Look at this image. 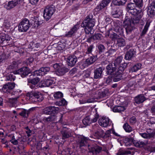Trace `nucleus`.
I'll list each match as a JSON object with an SVG mask.
<instances>
[{
    "label": "nucleus",
    "instance_id": "obj_1",
    "mask_svg": "<svg viewBox=\"0 0 155 155\" xmlns=\"http://www.w3.org/2000/svg\"><path fill=\"white\" fill-rule=\"evenodd\" d=\"M93 17L92 14L87 16L81 25L82 27H85L84 30L87 34L92 33L93 28L95 24V19Z\"/></svg>",
    "mask_w": 155,
    "mask_h": 155
},
{
    "label": "nucleus",
    "instance_id": "obj_2",
    "mask_svg": "<svg viewBox=\"0 0 155 155\" xmlns=\"http://www.w3.org/2000/svg\"><path fill=\"white\" fill-rule=\"evenodd\" d=\"M27 96L28 97L29 100L32 102L41 101L44 99L42 94L36 91L28 92L27 94Z\"/></svg>",
    "mask_w": 155,
    "mask_h": 155
},
{
    "label": "nucleus",
    "instance_id": "obj_3",
    "mask_svg": "<svg viewBox=\"0 0 155 155\" xmlns=\"http://www.w3.org/2000/svg\"><path fill=\"white\" fill-rule=\"evenodd\" d=\"M31 26L29 20L26 18L24 19L20 23L18 26V30L20 32L27 31Z\"/></svg>",
    "mask_w": 155,
    "mask_h": 155
},
{
    "label": "nucleus",
    "instance_id": "obj_4",
    "mask_svg": "<svg viewBox=\"0 0 155 155\" xmlns=\"http://www.w3.org/2000/svg\"><path fill=\"white\" fill-rule=\"evenodd\" d=\"M55 10V7L54 5H51L47 6L44 10V18L48 21L49 20Z\"/></svg>",
    "mask_w": 155,
    "mask_h": 155
},
{
    "label": "nucleus",
    "instance_id": "obj_5",
    "mask_svg": "<svg viewBox=\"0 0 155 155\" xmlns=\"http://www.w3.org/2000/svg\"><path fill=\"white\" fill-rule=\"evenodd\" d=\"M124 64L125 65L123 66H120V67L117 69H118L117 70L112 74L113 75V81L114 82L118 81L122 78V74L127 65L126 64Z\"/></svg>",
    "mask_w": 155,
    "mask_h": 155
},
{
    "label": "nucleus",
    "instance_id": "obj_6",
    "mask_svg": "<svg viewBox=\"0 0 155 155\" xmlns=\"http://www.w3.org/2000/svg\"><path fill=\"white\" fill-rule=\"evenodd\" d=\"M80 22H78L68 32L64 35V37L71 38L75 35L78 30L80 28Z\"/></svg>",
    "mask_w": 155,
    "mask_h": 155
},
{
    "label": "nucleus",
    "instance_id": "obj_7",
    "mask_svg": "<svg viewBox=\"0 0 155 155\" xmlns=\"http://www.w3.org/2000/svg\"><path fill=\"white\" fill-rule=\"evenodd\" d=\"M124 27L127 33H130L135 28L134 25L132 23L130 18L126 19L124 21Z\"/></svg>",
    "mask_w": 155,
    "mask_h": 155
},
{
    "label": "nucleus",
    "instance_id": "obj_8",
    "mask_svg": "<svg viewBox=\"0 0 155 155\" xmlns=\"http://www.w3.org/2000/svg\"><path fill=\"white\" fill-rule=\"evenodd\" d=\"M30 72L29 69L27 67H23L17 71L13 72L14 74H19L21 77L24 78L28 75Z\"/></svg>",
    "mask_w": 155,
    "mask_h": 155
},
{
    "label": "nucleus",
    "instance_id": "obj_9",
    "mask_svg": "<svg viewBox=\"0 0 155 155\" xmlns=\"http://www.w3.org/2000/svg\"><path fill=\"white\" fill-rule=\"evenodd\" d=\"M89 152H91L94 155H97L100 153L102 150V147L97 145L90 146L88 145Z\"/></svg>",
    "mask_w": 155,
    "mask_h": 155
},
{
    "label": "nucleus",
    "instance_id": "obj_10",
    "mask_svg": "<svg viewBox=\"0 0 155 155\" xmlns=\"http://www.w3.org/2000/svg\"><path fill=\"white\" fill-rule=\"evenodd\" d=\"M22 0H14L8 2V4H5L4 5L5 8L7 10H10L14 8L17 5L21 3Z\"/></svg>",
    "mask_w": 155,
    "mask_h": 155
},
{
    "label": "nucleus",
    "instance_id": "obj_11",
    "mask_svg": "<svg viewBox=\"0 0 155 155\" xmlns=\"http://www.w3.org/2000/svg\"><path fill=\"white\" fill-rule=\"evenodd\" d=\"M15 84L13 82H9L5 84L2 89L3 91L6 93H9L15 87Z\"/></svg>",
    "mask_w": 155,
    "mask_h": 155
},
{
    "label": "nucleus",
    "instance_id": "obj_12",
    "mask_svg": "<svg viewBox=\"0 0 155 155\" xmlns=\"http://www.w3.org/2000/svg\"><path fill=\"white\" fill-rule=\"evenodd\" d=\"M147 12L148 15L150 17L155 15V1H153L149 5Z\"/></svg>",
    "mask_w": 155,
    "mask_h": 155
},
{
    "label": "nucleus",
    "instance_id": "obj_13",
    "mask_svg": "<svg viewBox=\"0 0 155 155\" xmlns=\"http://www.w3.org/2000/svg\"><path fill=\"white\" fill-rule=\"evenodd\" d=\"M49 71L50 68L49 67H42L39 70L35 71L34 73L37 76L44 75Z\"/></svg>",
    "mask_w": 155,
    "mask_h": 155
},
{
    "label": "nucleus",
    "instance_id": "obj_14",
    "mask_svg": "<svg viewBox=\"0 0 155 155\" xmlns=\"http://www.w3.org/2000/svg\"><path fill=\"white\" fill-rule=\"evenodd\" d=\"M77 61V58L74 55H70L67 59L68 65L71 67H73L76 63Z\"/></svg>",
    "mask_w": 155,
    "mask_h": 155
},
{
    "label": "nucleus",
    "instance_id": "obj_15",
    "mask_svg": "<svg viewBox=\"0 0 155 155\" xmlns=\"http://www.w3.org/2000/svg\"><path fill=\"white\" fill-rule=\"evenodd\" d=\"M106 69L107 74H112V73L118 70L116 66H114L113 63H110L106 67Z\"/></svg>",
    "mask_w": 155,
    "mask_h": 155
},
{
    "label": "nucleus",
    "instance_id": "obj_16",
    "mask_svg": "<svg viewBox=\"0 0 155 155\" xmlns=\"http://www.w3.org/2000/svg\"><path fill=\"white\" fill-rule=\"evenodd\" d=\"M11 40L10 37L4 33H0V44L4 43H8Z\"/></svg>",
    "mask_w": 155,
    "mask_h": 155
},
{
    "label": "nucleus",
    "instance_id": "obj_17",
    "mask_svg": "<svg viewBox=\"0 0 155 155\" xmlns=\"http://www.w3.org/2000/svg\"><path fill=\"white\" fill-rule=\"evenodd\" d=\"M109 121V119L108 118L103 117L99 119V124L102 127H106L108 125Z\"/></svg>",
    "mask_w": 155,
    "mask_h": 155
},
{
    "label": "nucleus",
    "instance_id": "obj_18",
    "mask_svg": "<svg viewBox=\"0 0 155 155\" xmlns=\"http://www.w3.org/2000/svg\"><path fill=\"white\" fill-rule=\"evenodd\" d=\"M123 59V58L122 56H119L117 57L113 63L114 66H116L118 69L120 66H123L125 65L124 64L125 63H124L121 64Z\"/></svg>",
    "mask_w": 155,
    "mask_h": 155
},
{
    "label": "nucleus",
    "instance_id": "obj_19",
    "mask_svg": "<svg viewBox=\"0 0 155 155\" xmlns=\"http://www.w3.org/2000/svg\"><path fill=\"white\" fill-rule=\"evenodd\" d=\"M143 15L142 14L140 13L139 15L134 16L130 19L131 22L134 25L138 24L142 21L141 18Z\"/></svg>",
    "mask_w": 155,
    "mask_h": 155
},
{
    "label": "nucleus",
    "instance_id": "obj_20",
    "mask_svg": "<svg viewBox=\"0 0 155 155\" xmlns=\"http://www.w3.org/2000/svg\"><path fill=\"white\" fill-rule=\"evenodd\" d=\"M61 134L62 135V139L63 140L68 138L71 136L70 131L65 128L61 131Z\"/></svg>",
    "mask_w": 155,
    "mask_h": 155
},
{
    "label": "nucleus",
    "instance_id": "obj_21",
    "mask_svg": "<svg viewBox=\"0 0 155 155\" xmlns=\"http://www.w3.org/2000/svg\"><path fill=\"white\" fill-rule=\"evenodd\" d=\"M136 54V52L133 49H130L125 54V58L127 60H130Z\"/></svg>",
    "mask_w": 155,
    "mask_h": 155
},
{
    "label": "nucleus",
    "instance_id": "obj_22",
    "mask_svg": "<svg viewBox=\"0 0 155 155\" xmlns=\"http://www.w3.org/2000/svg\"><path fill=\"white\" fill-rule=\"evenodd\" d=\"M79 143L80 147L84 146L86 145L88 141L90 139L84 136H80L79 137Z\"/></svg>",
    "mask_w": 155,
    "mask_h": 155
},
{
    "label": "nucleus",
    "instance_id": "obj_23",
    "mask_svg": "<svg viewBox=\"0 0 155 155\" xmlns=\"http://www.w3.org/2000/svg\"><path fill=\"white\" fill-rule=\"evenodd\" d=\"M55 83L54 81L50 79H48L42 81L41 82L42 87H48Z\"/></svg>",
    "mask_w": 155,
    "mask_h": 155
},
{
    "label": "nucleus",
    "instance_id": "obj_24",
    "mask_svg": "<svg viewBox=\"0 0 155 155\" xmlns=\"http://www.w3.org/2000/svg\"><path fill=\"white\" fill-rule=\"evenodd\" d=\"M146 100V98L142 94L138 95L134 98L135 102L137 104L142 103Z\"/></svg>",
    "mask_w": 155,
    "mask_h": 155
},
{
    "label": "nucleus",
    "instance_id": "obj_25",
    "mask_svg": "<svg viewBox=\"0 0 155 155\" xmlns=\"http://www.w3.org/2000/svg\"><path fill=\"white\" fill-rule=\"evenodd\" d=\"M96 60V58L95 56L92 55L90 56L85 61V66H87L88 65H90Z\"/></svg>",
    "mask_w": 155,
    "mask_h": 155
},
{
    "label": "nucleus",
    "instance_id": "obj_26",
    "mask_svg": "<svg viewBox=\"0 0 155 155\" xmlns=\"http://www.w3.org/2000/svg\"><path fill=\"white\" fill-rule=\"evenodd\" d=\"M128 11L129 12L134 15V16L139 15L140 13H141L142 15H143V13L142 10L140 8H139V9H138L135 8L132 10H128Z\"/></svg>",
    "mask_w": 155,
    "mask_h": 155
},
{
    "label": "nucleus",
    "instance_id": "obj_27",
    "mask_svg": "<svg viewBox=\"0 0 155 155\" xmlns=\"http://www.w3.org/2000/svg\"><path fill=\"white\" fill-rule=\"evenodd\" d=\"M103 69L101 68L96 69L94 71V78L97 79L101 78Z\"/></svg>",
    "mask_w": 155,
    "mask_h": 155
},
{
    "label": "nucleus",
    "instance_id": "obj_28",
    "mask_svg": "<svg viewBox=\"0 0 155 155\" xmlns=\"http://www.w3.org/2000/svg\"><path fill=\"white\" fill-rule=\"evenodd\" d=\"M111 0H103L100 4L97 6V8L99 10H101L109 4Z\"/></svg>",
    "mask_w": 155,
    "mask_h": 155
},
{
    "label": "nucleus",
    "instance_id": "obj_29",
    "mask_svg": "<svg viewBox=\"0 0 155 155\" xmlns=\"http://www.w3.org/2000/svg\"><path fill=\"white\" fill-rule=\"evenodd\" d=\"M140 134L142 137L147 139L154 137L155 136V133H151L148 134L146 133H140Z\"/></svg>",
    "mask_w": 155,
    "mask_h": 155
},
{
    "label": "nucleus",
    "instance_id": "obj_30",
    "mask_svg": "<svg viewBox=\"0 0 155 155\" xmlns=\"http://www.w3.org/2000/svg\"><path fill=\"white\" fill-rule=\"evenodd\" d=\"M134 146L137 147H143L146 145V143L144 142L137 140H135L134 141Z\"/></svg>",
    "mask_w": 155,
    "mask_h": 155
},
{
    "label": "nucleus",
    "instance_id": "obj_31",
    "mask_svg": "<svg viewBox=\"0 0 155 155\" xmlns=\"http://www.w3.org/2000/svg\"><path fill=\"white\" fill-rule=\"evenodd\" d=\"M117 45L119 47L124 46L126 44L125 40L122 38H120L117 39Z\"/></svg>",
    "mask_w": 155,
    "mask_h": 155
},
{
    "label": "nucleus",
    "instance_id": "obj_32",
    "mask_svg": "<svg viewBox=\"0 0 155 155\" xmlns=\"http://www.w3.org/2000/svg\"><path fill=\"white\" fill-rule=\"evenodd\" d=\"M125 109V108L124 107L117 106L113 107V110L114 112H120L124 111Z\"/></svg>",
    "mask_w": 155,
    "mask_h": 155
},
{
    "label": "nucleus",
    "instance_id": "obj_33",
    "mask_svg": "<svg viewBox=\"0 0 155 155\" xmlns=\"http://www.w3.org/2000/svg\"><path fill=\"white\" fill-rule=\"evenodd\" d=\"M28 82L32 84V85L30 86L31 88L33 89L34 88V87H33V85L36 84L39 81V80L38 78H36L31 80L28 79Z\"/></svg>",
    "mask_w": 155,
    "mask_h": 155
},
{
    "label": "nucleus",
    "instance_id": "obj_34",
    "mask_svg": "<svg viewBox=\"0 0 155 155\" xmlns=\"http://www.w3.org/2000/svg\"><path fill=\"white\" fill-rule=\"evenodd\" d=\"M94 136V138L99 139L104 136L103 132L101 130L96 131L95 132Z\"/></svg>",
    "mask_w": 155,
    "mask_h": 155
},
{
    "label": "nucleus",
    "instance_id": "obj_35",
    "mask_svg": "<svg viewBox=\"0 0 155 155\" xmlns=\"http://www.w3.org/2000/svg\"><path fill=\"white\" fill-rule=\"evenodd\" d=\"M150 23L148 22H147L144 26V27L142 30L141 34V36H144L147 33L148 29V28L150 26Z\"/></svg>",
    "mask_w": 155,
    "mask_h": 155
},
{
    "label": "nucleus",
    "instance_id": "obj_36",
    "mask_svg": "<svg viewBox=\"0 0 155 155\" xmlns=\"http://www.w3.org/2000/svg\"><path fill=\"white\" fill-rule=\"evenodd\" d=\"M123 127L127 132L130 133L133 131V128L127 123L124 124Z\"/></svg>",
    "mask_w": 155,
    "mask_h": 155
},
{
    "label": "nucleus",
    "instance_id": "obj_37",
    "mask_svg": "<svg viewBox=\"0 0 155 155\" xmlns=\"http://www.w3.org/2000/svg\"><path fill=\"white\" fill-rule=\"evenodd\" d=\"M141 65L140 64H137L133 66L130 70V72H135L140 69Z\"/></svg>",
    "mask_w": 155,
    "mask_h": 155
},
{
    "label": "nucleus",
    "instance_id": "obj_38",
    "mask_svg": "<svg viewBox=\"0 0 155 155\" xmlns=\"http://www.w3.org/2000/svg\"><path fill=\"white\" fill-rule=\"evenodd\" d=\"M127 0H113V2L116 5H122L124 4Z\"/></svg>",
    "mask_w": 155,
    "mask_h": 155
},
{
    "label": "nucleus",
    "instance_id": "obj_39",
    "mask_svg": "<svg viewBox=\"0 0 155 155\" xmlns=\"http://www.w3.org/2000/svg\"><path fill=\"white\" fill-rule=\"evenodd\" d=\"M83 123L85 125H89L91 123V121L89 117H86L83 120Z\"/></svg>",
    "mask_w": 155,
    "mask_h": 155
},
{
    "label": "nucleus",
    "instance_id": "obj_40",
    "mask_svg": "<svg viewBox=\"0 0 155 155\" xmlns=\"http://www.w3.org/2000/svg\"><path fill=\"white\" fill-rule=\"evenodd\" d=\"M43 21L39 20L38 18H36L35 21L34 25L35 27H38L39 25L43 23Z\"/></svg>",
    "mask_w": 155,
    "mask_h": 155
},
{
    "label": "nucleus",
    "instance_id": "obj_41",
    "mask_svg": "<svg viewBox=\"0 0 155 155\" xmlns=\"http://www.w3.org/2000/svg\"><path fill=\"white\" fill-rule=\"evenodd\" d=\"M51 106L46 107L43 110L44 114H52Z\"/></svg>",
    "mask_w": 155,
    "mask_h": 155
},
{
    "label": "nucleus",
    "instance_id": "obj_42",
    "mask_svg": "<svg viewBox=\"0 0 155 155\" xmlns=\"http://www.w3.org/2000/svg\"><path fill=\"white\" fill-rule=\"evenodd\" d=\"M56 105L59 106H64L67 104V102L64 99H62L61 101L56 103Z\"/></svg>",
    "mask_w": 155,
    "mask_h": 155
},
{
    "label": "nucleus",
    "instance_id": "obj_43",
    "mask_svg": "<svg viewBox=\"0 0 155 155\" xmlns=\"http://www.w3.org/2000/svg\"><path fill=\"white\" fill-rule=\"evenodd\" d=\"M134 2L136 5L139 8L141 7L143 5V0H134Z\"/></svg>",
    "mask_w": 155,
    "mask_h": 155
},
{
    "label": "nucleus",
    "instance_id": "obj_44",
    "mask_svg": "<svg viewBox=\"0 0 155 155\" xmlns=\"http://www.w3.org/2000/svg\"><path fill=\"white\" fill-rule=\"evenodd\" d=\"M128 121L131 125H132L135 124L137 122V120L136 117L133 116L130 118L128 120Z\"/></svg>",
    "mask_w": 155,
    "mask_h": 155
},
{
    "label": "nucleus",
    "instance_id": "obj_45",
    "mask_svg": "<svg viewBox=\"0 0 155 155\" xmlns=\"http://www.w3.org/2000/svg\"><path fill=\"white\" fill-rule=\"evenodd\" d=\"M54 96L55 98H59L63 97V94L61 92H57L54 94Z\"/></svg>",
    "mask_w": 155,
    "mask_h": 155
},
{
    "label": "nucleus",
    "instance_id": "obj_46",
    "mask_svg": "<svg viewBox=\"0 0 155 155\" xmlns=\"http://www.w3.org/2000/svg\"><path fill=\"white\" fill-rule=\"evenodd\" d=\"M29 114V112L25 110H23L19 114L21 116L24 117H27L28 116Z\"/></svg>",
    "mask_w": 155,
    "mask_h": 155
},
{
    "label": "nucleus",
    "instance_id": "obj_47",
    "mask_svg": "<svg viewBox=\"0 0 155 155\" xmlns=\"http://www.w3.org/2000/svg\"><path fill=\"white\" fill-rule=\"evenodd\" d=\"M111 75L108 76L106 80V83L107 84H110L113 82V78Z\"/></svg>",
    "mask_w": 155,
    "mask_h": 155
},
{
    "label": "nucleus",
    "instance_id": "obj_48",
    "mask_svg": "<svg viewBox=\"0 0 155 155\" xmlns=\"http://www.w3.org/2000/svg\"><path fill=\"white\" fill-rule=\"evenodd\" d=\"M7 78L8 80L14 81L15 79V77L13 74H10L7 76Z\"/></svg>",
    "mask_w": 155,
    "mask_h": 155
},
{
    "label": "nucleus",
    "instance_id": "obj_49",
    "mask_svg": "<svg viewBox=\"0 0 155 155\" xmlns=\"http://www.w3.org/2000/svg\"><path fill=\"white\" fill-rule=\"evenodd\" d=\"M52 114H55L58 112L59 108L58 107H56L54 106H51Z\"/></svg>",
    "mask_w": 155,
    "mask_h": 155
},
{
    "label": "nucleus",
    "instance_id": "obj_50",
    "mask_svg": "<svg viewBox=\"0 0 155 155\" xmlns=\"http://www.w3.org/2000/svg\"><path fill=\"white\" fill-rule=\"evenodd\" d=\"M61 75L64 74L65 73V70L64 68L60 67V68L57 71Z\"/></svg>",
    "mask_w": 155,
    "mask_h": 155
},
{
    "label": "nucleus",
    "instance_id": "obj_51",
    "mask_svg": "<svg viewBox=\"0 0 155 155\" xmlns=\"http://www.w3.org/2000/svg\"><path fill=\"white\" fill-rule=\"evenodd\" d=\"M94 101V100L92 99H89L87 100H82L80 102V103L84 104L86 103H92Z\"/></svg>",
    "mask_w": 155,
    "mask_h": 155
},
{
    "label": "nucleus",
    "instance_id": "obj_52",
    "mask_svg": "<svg viewBox=\"0 0 155 155\" xmlns=\"http://www.w3.org/2000/svg\"><path fill=\"white\" fill-rule=\"evenodd\" d=\"M3 25L4 27L7 29H9L11 26V24L10 22L6 20L5 21Z\"/></svg>",
    "mask_w": 155,
    "mask_h": 155
},
{
    "label": "nucleus",
    "instance_id": "obj_53",
    "mask_svg": "<svg viewBox=\"0 0 155 155\" xmlns=\"http://www.w3.org/2000/svg\"><path fill=\"white\" fill-rule=\"evenodd\" d=\"M93 48V45H91L90 46L88 47L87 50L86 52V53L87 54H91L92 49Z\"/></svg>",
    "mask_w": 155,
    "mask_h": 155
},
{
    "label": "nucleus",
    "instance_id": "obj_54",
    "mask_svg": "<svg viewBox=\"0 0 155 155\" xmlns=\"http://www.w3.org/2000/svg\"><path fill=\"white\" fill-rule=\"evenodd\" d=\"M127 7L128 10H132L135 8L134 4L133 3H129L128 4Z\"/></svg>",
    "mask_w": 155,
    "mask_h": 155
},
{
    "label": "nucleus",
    "instance_id": "obj_55",
    "mask_svg": "<svg viewBox=\"0 0 155 155\" xmlns=\"http://www.w3.org/2000/svg\"><path fill=\"white\" fill-rule=\"evenodd\" d=\"M98 49L100 52H103L105 50V48L102 45H100L98 46Z\"/></svg>",
    "mask_w": 155,
    "mask_h": 155
},
{
    "label": "nucleus",
    "instance_id": "obj_56",
    "mask_svg": "<svg viewBox=\"0 0 155 155\" xmlns=\"http://www.w3.org/2000/svg\"><path fill=\"white\" fill-rule=\"evenodd\" d=\"M60 65H59V64L58 63L55 64L53 65V67L57 71L59 68H60Z\"/></svg>",
    "mask_w": 155,
    "mask_h": 155
},
{
    "label": "nucleus",
    "instance_id": "obj_57",
    "mask_svg": "<svg viewBox=\"0 0 155 155\" xmlns=\"http://www.w3.org/2000/svg\"><path fill=\"white\" fill-rule=\"evenodd\" d=\"M99 117V116L98 114H96L95 116L91 120L92 123H94L97 121V120L98 119Z\"/></svg>",
    "mask_w": 155,
    "mask_h": 155
},
{
    "label": "nucleus",
    "instance_id": "obj_58",
    "mask_svg": "<svg viewBox=\"0 0 155 155\" xmlns=\"http://www.w3.org/2000/svg\"><path fill=\"white\" fill-rule=\"evenodd\" d=\"M111 37L113 40L117 39L118 37V36L115 33H113L110 36Z\"/></svg>",
    "mask_w": 155,
    "mask_h": 155
},
{
    "label": "nucleus",
    "instance_id": "obj_59",
    "mask_svg": "<svg viewBox=\"0 0 155 155\" xmlns=\"http://www.w3.org/2000/svg\"><path fill=\"white\" fill-rule=\"evenodd\" d=\"M39 0H30V2L32 5H34L37 4Z\"/></svg>",
    "mask_w": 155,
    "mask_h": 155
},
{
    "label": "nucleus",
    "instance_id": "obj_60",
    "mask_svg": "<svg viewBox=\"0 0 155 155\" xmlns=\"http://www.w3.org/2000/svg\"><path fill=\"white\" fill-rule=\"evenodd\" d=\"M34 61V59L32 58H29L27 61V63L31 64Z\"/></svg>",
    "mask_w": 155,
    "mask_h": 155
},
{
    "label": "nucleus",
    "instance_id": "obj_61",
    "mask_svg": "<svg viewBox=\"0 0 155 155\" xmlns=\"http://www.w3.org/2000/svg\"><path fill=\"white\" fill-rule=\"evenodd\" d=\"M10 141L14 145H16L18 143L17 140L15 139L13 140H10Z\"/></svg>",
    "mask_w": 155,
    "mask_h": 155
},
{
    "label": "nucleus",
    "instance_id": "obj_62",
    "mask_svg": "<svg viewBox=\"0 0 155 155\" xmlns=\"http://www.w3.org/2000/svg\"><path fill=\"white\" fill-rule=\"evenodd\" d=\"M151 111L153 114L155 115V105L152 107Z\"/></svg>",
    "mask_w": 155,
    "mask_h": 155
},
{
    "label": "nucleus",
    "instance_id": "obj_63",
    "mask_svg": "<svg viewBox=\"0 0 155 155\" xmlns=\"http://www.w3.org/2000/svg\"><path fill=\"white\" fill-rule=\"evenodd\" d=\"M26 128L28 130L26 131V132L28 134V136L29 137L30 136V134L31 133V131L28 129V127H27Z\"/></svg>",
    "mask_w": 155,
    "mask_h": 155
},
{
    "label": "nucleus",
    "instance_id": "obj_64",
    "mask_svg": "<svg viewBox=\"0 0 155 155\" xmlns=\"http://www.w3.org/2000/svg\"><path fill=\"white\" fill-rule=\"evenodd\" d=\"M8 137L11 138V140H13L15 139V136L13 134L9 135Z\"/></svg>",
    "mask_w": 155,
    "mask_h": 155
}]
</instances>
